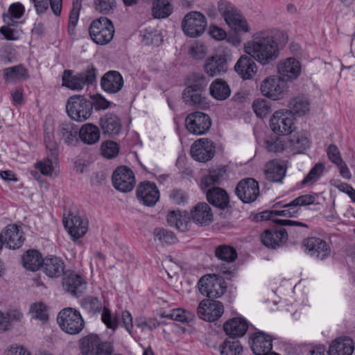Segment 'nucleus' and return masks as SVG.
Here are the masks:
<instances>
[{
    "instance_id": "nucleus-1",
    "label": "nucleus",
    "mask_w": 355,
    "mask_h": 355,
    "mask_svg": "<svg viewBox=\"0 0 355 355\" xmlns=\"http://www.w3.org/2000/svg\"><path fill=\"white\" fill-rule=\"evenodd\" d=\"M226 174L225 166L211 168L209 170L208 174L205 175L200 182V188L206 192L208 202L212 205L220 209L227 207L230 198L227 193L222 188L214 187L215 184H220Z\"/></svg>"
},
{
    "instance_id": "nucleus-2",
    "label": "nucleus",
    "mask_w": 355,
    "mask_h": 355,
    "mask_svg": "<svg viewBox=\"0 0 355 355\" xmlns=\"http://www.w3.org/2000/svg\"><path fill=\"white\" fill-rule=\"evenodd\" d=\"M244 51L262 65L276 60L279 48L272 37L255 34L252 40L244 44Z\"/></svg>"
},
{
    "instance_id": "nucleus-3",
    "label": "nucleus",
    "mask_w": 355,
    "mask_h": 355,
    "mask_svg": "<svg viewBox=\"0 0 355 355\" xmlns=\"http://www.w3.org/2000/svg\"><path fill=\"white\" fill-rule=\"evenodd\" d=\"M97 71L93 65L74 74L71 69H65L62 75V86L71 90H82L85 85H92L96 80Z\"/></svg>"
},
{
    "instance_id": "nucleus-4",
    "label": "nucleus",
    "mask_w": 355,
    "mask_h": 355,
    "mask_svg": "<svg viewBox=\"0 0 355 355\" xmlns=\"http://www.w3.org/2000/svg\"><path fill=\"white\" fill-rule=\"evenodd\" d=\"M218 11L227 24L235 32L247 33L250 31V27L245 18L231 3L225 1H219Z\"/></svg>"
},
{
    "instance_id": "nucleus-5",
    "label": "nucleus",
    "mask_w": 355,
    "mask_h": 355,
    "mask_svg": "<svg viewBox=\"0 0 355 355\" xmlns=\"http://www.w3.org/2000/svg\"><path fill=\"white\" fill-rule=\"evenodd\" d=\"M89 33L91 39L95 43L104 45L112 40L114 34V28L110 19L101 17L91 23Z\"/></svg>"
},
{
    "instance_id": "nucleus-6",
    "label": "nucleus",
    "mask_w": 355,
    "mask_h": 355,
    "mask_svg": "<svg viewBox=\"0 0 355 355\" xmlns=\"http://www.w3.org/2000/svg\"><path fill=\"white\" fill-rule=\"evenodd\" d=\"M58 323L62 330L71 335L79 334L85 326L80 313L73 308L61 311L58 316Z\"/></svg>"
},
{
    "instance_id": "nucleus-7",
    "label": "nucleus",
    "mask_w": 355,
    "mask_h": 355,
    "mask_svg": "<svg viewBox=\"0 0 355 355\" xmlns=\"http://www.w3.org/2000/svg\"><path fill=\"white\" fill-rule=\"evenodd\" d=\"M66 110L71 119L84 121L92 115L91 101L81 95L72 96L67 100Z\"/></svg>"
},
{
    "instance_id": "nucleus-8",
    "label": "nucleus",
    "mask_w": 355,
    "mask_h": 355,
    "mask_svg": "<svg viewBox=\"0 0 355 355\" xmlns=\"http://www.w3.org/2000/svg\"><path fill=\"white\" fill-rule=\"evenodd\" d=\"M207 27V20L203 14L197 11L187 13L182 21V28L185 35L190 37L200 36Z\"/></svg>"
},
{
    "instance_id": "nucleus-9",
    "label": "nucleus",
    "mask_w": 355,
    "mask_h": 355,
    "mask_svg": "<svg viewBox=\"0 0 355 355\" xmlns=\"http://www.w3.org/2000/svg\"><path fill=\"white\" fill-rule=\"evenodd\" d=\"M295 118L288 110H279L270 120L271 130L278 135H288L295 129Z\"/></svg>"
},
{
    "instance_id": "nucleus-10",
    "label": "nucleus",
    "mask_w": 355,
    "mask_h": 355,
    "mask_svg": "<svg viewBox=\"0 0 355 355\" xmlns=\"http://www.w3.org/2000/svg\"><path fill=\"white\" fill-rule=\"evenodd\" d=\"M211 125L209 116L201 112H192L187 115L185 119L187 130L195 135H202L207 133Z\"/></svg>"
},
{
    "instance_id": "nucleus-11",
    "label": "nucleus",
    "mask_w": 355,
    "mask_h": 355,
    "mask_svg": "<svg viewBox=\"0 0 355 355\" xmlns=\"http://www.w3.org/2000/svg\"><path fill=\"white\" fill-rule=\"evenodd\" d=\"M315 196L311 194L302 195L291 202L282 206V210H272L270 211V216H283L286 217H295L300 212L301 207L312 205L315 201Z\"/></svg>"
},
{
    "instance_id": "nucleus-12",
    "label": "nucleus",
    "mask_w": 355,
    "mask_h": 355,
    "mask_svg": "<svg viewBox=\"0 0 355 355\" xmlns=\"http://www.w3.org/2000/svg\"><path fill=\"white\" fill-rule=\"evenodd\" d=\"M260 90L263 96L278 100L283 97L286 87L285 81L279 76H270L261 83Z\"/></svg>"
},
{
    "instance_id": "nucleus-13",
    "label": "nucleus",
    "mask_w": 355,
    "mask_h": 355,
    "mask_svg": "<svg viewBox=\"0 0 355 355\" xmlns=\"http://www.w3.org/2000/svg\"><path fill=\"white\" fill-rule=\"evenodd\" d=\"M114 187L123 193L132 191L135 185V178L132 171L127 166L117 167L112 174Z\"/></svg>"
},
{
    "instance_id": "nucleus-14",
    "label": "nucleus",
    "mask_w": 355,
    "mask_h": 355,
    "mask_svg": "<svg viewBox=\"0 0 355 355\" xmlns=\"http://www.w3.org/2000/svg\"><path fill=\"white\" fill-rule=\"evenodd\" d=\"M224 312L223 304L219 301L205 299L198 307L197 313L200 319L213 322L221 317Z\"/></svg>"
},
{
    "instance_id": "nucleus-15",
    "label": "nucleus",
    "mask_w": 355,
    "mask_h": 355,
    "mask_svg": "<svg viewBox=\"0 0 355 355\" xmlns=\"http://www.w3.org/2000/svg\"><path fill=\"white\" fill-rule=\"evenodd\" d=\"M235 193L244 203L254 202L259 196V184L252 178L242 180L238 183Z\"/></svg>"
},
{
    "instance_id": "nucleus-16",
    "label": "nucleus",
    "mask_w": 355,
    "mask_h": 355,
    "mask_svg": "<svg viewBox=\"0 0 355 355\" xmlns=\"http://www.w3.org/2000/svg\"><path fill=\"white\" fill-rule=\"evenodd\" d=\"M225 288L215 277L209 275L202 277L198 282V289L200 293L210 300L221 297L224 294Z\"/></svg>"
},
{
    "instance_id": "nucleus-17",
    "label": "nucleus",
    "mask_w": 355,
    "mask_h": 355,
    "mask_svg": "<svg viewBox=\"0 0 355 355\" xmlns=\"http://www.w3.org/2000/svg\"><path fill=\"white\" fill-rule=\"evenodd\" d=\"M301 71V64L295 58H287L278 62L277 73L284 81L291 82L296 80L300 76Z\"/></svg>"
},
{
    "instance_id": "nucleus-18",
    "label": "nucleus",
    "mask_w": 355,
    "mask_h": 355,
    "mask_svg": "<svg viewBox=\"0 0 355 355\" xmlns=\"http://www.w3.org/2000/svg\"><path fill=\"white\" fill-rule=\"evenodd\" d=\"M215 153L214 143L206 138L196 140L191 146V155L196 161L206 162L213 158Z\"/></svg>"
},
{
    "instance_id": "nucleus-19",
    "label": "nucleus",
    "mask_w": 355,
    "mask_h": 355,
    "mask_svg": "<svg viewBox=\"0 0 355 355\" xmlns=\"http://www.w3.org/2000/svg\"><path fill=\"white\" fill-rule=\"evenodd\" d=\"M137 197L144 205L154 206L159 198L156 184L148 181L141 182L137 189Z\"/></svg>"
},
{
    "instance_id": "nucleus-20",
    "label": "nucleus",
    "mask_w": 355,
    "mask_h": 355,
    "mask_svg": "<svg viewBox=\"0 0 355 355\" xmlns=\"http://www.w3.org/2000/svg\"><path fill=\"white\" fill-rule=\"evenodd\" d=\"M63 224L73 239L83 236L87 231V221L74 213L64 218Z\"/></svg>"
},
{
    "instance_id": "nucleus-21",
    "label": "nucleus",
    "mask_w": 355,
    "mask_h": 355,
    "mask_svg": "<svg viewBox=\"0 0 355 355\" xmlns=\"http://www.w3.org/2000/svg\"><path fill=\"white\" fill-rule=\"evenodd\" d=\"M287 239V232L283 227L266 230L261 236V243L267 248L271 249H277L282 247L286 243Z\"/></svg>"
},
{
    "instance_id": "nucleus-22",
    "label": "nucleus",
    "mask_w": 355,
    "mask_h": 355,
    "mask_svg": "<svg viewBox=\"0 0 355 355\" xmlns=\"http://www.w3.org/2000/svg\"><path fill=\"white\" fill-rule=\"evenodd\" d=\"M304 246L311 257L323 260L330 255L331 250L326 241L318 238L310 237L304 240Z\"/></svg>"
},
{
    "instance_id": "nucleus-23",
    "label": "nucleus",
    "mask_w": 355,
    "mask_h": 355,
    "mask_svg": "<svg viewBox=\"0 0 355 355\" xmlns=\"http://www.w3.org/2000/svg\"><path fill=\"white\" fill-rule=\"evenodd\" d=\"M190 218L196 225L207 226L214 220V215L210 206L206 202L197 203L190 211Z\"/></svg>"
},
{
    "instance_id": "nucleus-24",
    "label": "nucleus",
    "mask_w": 355,
    "mask_h": 355,
    "mask_svg": "<svg viewBox=\"0 0 355 355\" xmlns=\"http://www.w3.org/2000/svg\"><path fill=\"white\" fill-rule=\"evenodd\" d=\"M3 242L10 249L19 248L24 241V233L20 227L15 224L7 225L2 233Z\"/></svg>"
},
{
    "instance_id": "nucleus-25",
    "label": "nucleus",
    "mask_w": 355,
    "mask_h": 355,
    "mask_svg": "<svg viewBox=\"0 0 355 355\" xmlns=\"http://www.w3.org/2000/svg\"><path fill=\"white\" fill-rule=\"evenodd\" d=\"M63 260L54 255H49L43 259L41 269L49 277H59L64 270Z\"/></svg>"
},
{
    "instance_id": "nucleus-26",
    "label": "nucleus",
    "mask_w": 355,
    "mask_h": 355,
    "mask_svg": "<svg viewBox=\"0 0 355 355\" xmlns=\"http://www.w3.org/2000/svg\"><path fill=\"white\" fill-rule=\"evenodd\" d=\"M101 85L105 92L115 94L122 89L123 79L119 72L110 71L105 73L101 78Z\"/></svg>"
},
{
    "instance_id": "nucleus-27",
    "label": "nucleus",
    "mask_w": 355,
    "mask_h": 355,
    "mask_svg": "<svg viewBox=\"0 0 355 355\" xmlns=\"http://www.w3.org/2000/svg\"><path fill=\"white\" fill-rule=\"evenodd\" d=\"M251 349L256 355L268 354L272 347V338L262 331L254 334L251 338Z\"/></svg>"
},
{
    "instance_id": "nucleus-28",
    "label": "nucleus",
    "mask_w": 355,
    "mask_h": 355,
    "mask_svg": "<svg viewBox=\"0 0 355 355\" xmlns=\"http://www.w3.org/2000/svg\"><path fill=\"white\" fill-rule=\"evenodd\" d=\"M234 69L241 78L250 80L255 75L257 67L253 58L247 54L240 57L234 66Z\"/></svg>"
},
{
    "instance_id": "nucleus-29",
    "label": "nucleus",
    "mask_w": 355,
    "mask_h": 355,
    "mask_svg": "<svg viewBox=\"0 0 355 355\" xmlns=\"http://www.w3.org/2000/svg\"><path fill=\"white\" fill-rule=\"evenodd\" d=\"M64 289L74 296H79L86 288V282L83 278L76 273H69L63 277Z\"/></svg>"
},
{
    "instance_id": "nucleus-30",
    "label": "nucleus",
    "mask_w": 355,
    "mask_h": 355,
    "mask_svg": "<svg viewBox=\"0 0 355 355\" xmlns=\"http://www.w3.org/2000/svg\"><path fill=\"white\" fill-rule=\"evenodd\" d=\"M103 343L95 334H89L82 337L78 341L80 355H96Z\"/></svg>"
},
{
    "instance_id": "nucleus-31",
    "label": "nucleus",
    "mask_w": 355,
    "mask_h": 355,
    "mask_svg": "<svg viewBox=\"0 0 355 355\" xmlns=\"http://www.w3.org/2000/svg\"><path fill=\"white\" fill-rule=\"evenodd\" d=\"M100 126L104 135L110 137L118 135L121 130L119 118L113 113H106L100 119Z\"/></svg>"
},
{
    "instance_id": "nucleus-32",
    "label": "nucleus",
    "mask_w": 355,
    "mask_h": 355,
    "mask_svg": "<svg viewBox=\"0 0 355 355\" xmlns=\"http://www.w3.org/2000/svg\"><path fill=\"white\" fill-rule=\"evenodd\" d=\"M3 78L6 83H17L29 78L28 69L23 64H17L3 69Z\"/></svg>"
},
{
    "instance_id": "nucleus-33",
    "label": "nucleus",
    "mask_w": 355,
    "mask_h": 355,
    "mask_svg": "<svg viewBox=\"0 0 355 355\" xmlns=\"http://www.w3.org/2000/svg\"><path fill=\"white\" fill-rule=\"evenodd\" d=\"M354 349V343L349 337L338 338L331 343L329 355H352Z\"/></svg>"
},
{
    "instance_id": "nucleus-34",
    "label": "nucleus",
    "mask_w": 355,
    "mask_h": 355,
    "mask_svg": "<svg viewBox=\"0 0 355 355\" xmlns=\"http://www.w3.org/2000/svg\"><path fill=\"white\" fill-rule=\"evenodd\" d=\"M248 328V322L241 318H232L223 324L226 334L232 338L242 337L245 334Z\"/></svg>"
},
{
    "instance_id": "nucleus-35",
    "label": "nucleus",
    "mask_w": 355,
    "mask_h": 355,
    "mask_svg": "<svg viewBox=\"0 0 355 355\" xmlns=\"http://www.w3.org/2000/svg\"><path fill=\"white\" fill-rule=\"evenodd\" d=\"M204 67L210 76H219L227 71V61L224 55H215L207 59Z\"/></svg>"
},
{
    "instance_id": "nucleus-36",
    "label": "nucleus",
    "mask_w": 355,
    "mask_h": 355,
    "mask_svg": "<svg viewBox=\"0 0 355 355\" xmlns=\"http://www.w3.org/2000/svg\"><path fill=\"white\" fill-rule=\"evenodd\" d=\"M286 141L288 149L293 154L302 153L310 146L309 138L303 133H294Z\"/></svg>"
},
{
    "instance_id": "nucleus-37",
    "label": "nucleus",
    "mask_w": 355,
    "mask_h": 355,
    "mask_svg": "<svg viewBox=\"0 0 355 355\" xmlns=\"http://www.w3.org/2000/svg\"><path fill=\"white\" fill-rule=\"evenodd\" d=\"M43 259L36 250H28L21 257L23 266L28 270L36 271L42 268Z\"/></svg>"
},
{
    "instance_id": "nucleus-38",
    "label": "nucleus",
    "mask_w": 355,
    "mask_h": 355,
    "mask_svg": "<svg viewBox=\"0 0 355 355\" xmlns=\"http://www.w3.org/2000/svg\"><path fill=\"white\" fill-rule=\"evenodd\" d=\"M79 138L86 144L92 145L97 143L100 139L98 128L92 123H85L79 129Z\"/></svg>"
},
{
    "instance_id": "nucleus-39",
    "label": "nucleus",
    "mask_w": 355,
    "mask_h": 355,
    "mask_svg": "<svg viewBox=\"0 0 355 355\" xmlns=\"http://www.w3.org/2000/svg\"><path fill=\"white\" fill-rule=\"evenodd\" d=\"M265 174L267 180L271 182H281L285 176L286 169L277 160H272L265 166Z\"/></svg>"
},
{
    "instance_id": "nucleus-40",
    "label": "nucleus",
    "mask_w": 355,
    "mask_h": 355,
    "mask_svg": "<svg viewBox=\"0 0 355 355\" xmlns=\"http://www.w3.org/2000/svg\"><path fill=\"white\" fill-rule=\"evenodd\" d=\"M310 101L305 96H297L291 99L289 112L293 115L304 116L310 111Z\"/></svg>"
},
{
    "instance_id": "nucleus-41",
    "label": "nucleus",
    "mask_w": 355,
    "mask_h": 355,
    "mask_svg": "<svg viewBox=\"0 0 355 355\" xmlns=\"http://www.w3.org/2000/svg\"><path fill=\"white\" fill-rule=\"evenodd\" d=\"M201 92L185 88L182 94L184 102L189 105L205 108L208 105V103L206 98L202 96Z\"/></svg>"
},
{
    "instance_id": "nucleus-42",
    "label": "nucleus",
    "mask_w": 355,
    "mask_h": 355,
    "mask_svg": "<svg viewBox=\"0 0 355 355\" xmlns=\"http://www.w3.org/2000/svg\"><path fill=\"white\" fill-rule=\"evenodd\" d=\"M60 134L62 139L68 145H72L78 141V135L79 129L74 123H64L59 127Z\"/></svg>"
},
{
    "instance_id": "nucleus-43",
    "label": "nucleus",
    "mask_w": 355,
    "mask_h": 355,
    "mask_svg": "<svg viewBox=\"0 0 355 355\" xmlns=\"http://www.w3.org/2000/svg\"><path fill=\"white\" fill-rule=\"evenodd\" d=\"M23 313L17 309L10 310L7 313L0 311V330H8L13 322H20Z\"/></svg>"
},
{
    "instance_id": "nucleus-44",
    "label": "nucleus",
    "mask_w": 355,
    "mask_h": 355,
    "mask_svg": "<svg viewBox=\"0 0 355 355\" xmlns=\"http://www.w3.org/2000/svg\"><path fill=\"white\" fill-rule=\"evenodd\" d=\"M211 95L219 101L225 100L231 93L229 85L221 80H216L209 87Z\"/></svg>"
},
{
    "instance_id": "nucleus-45",
    "label": "nucleus",
    "mask_w": 355,
    "mask_h": 355,
    "mask_svg": "<svg viewBox=\"0 0 355 355\" xmlns=\"http://www.w3.org/2000/svg\"><path fill=\"white\" fill-rule=\"evenodd\" d=\"M24 7L21 3H14L8 8V13L3 15V19L8 26H15V22L13 19H18L22 17L24 13Z\"/></svg>"
},
{
    "instance_id": "nucleus-46",
    "label": "nucleus",
    "mask_w": 355,
    "mask_h": 355,
    "mask_svg": "<svg viewBox=\"0 0 355 355\" xmlns=\"http://www.w3.org/2000/svg\"><path fill=\"white\" fill-rule=\"evenodd\" d=\"M167 223L171 226L184 232L187 229L188 218L182 215L180 211H171L167 216Z\"/></svg>"
},
{
    "instance_id": "nucleus-47",
    "label": "nucleus",
    "mask_w": 355,
    "mask_h": 355,
    "mask_svg": "<svg viewBox=\"0 0 355 355\" xmlns=\"http://www.w3.org/2000/svg\"><path fill=\"white\" fill-rule=\"evenodd\" d=\"M172 6L166 0H157L153 3L154 18H166L172 13Z\"/></svg>"
},
{
    "instance_id": "nucleus-48",
    "label": "nucleus",
    "mask_w": 355,
    "mask_h": 355,
    "mask_svg": "<svg viewBox=\"0 0 355 355\" xmlns=\"http://www.w3.org/2000/svg\"><path fill=\"white\" fill-rule=\"evenodd\" d=\"M215 255L218 259L228 263L233 262L237 258V252L235 248L227 245H221L216 247Z\"/></svg>"
},
{
    "instance_id": "nucleus-49",
    "label": "nucleus",
    "mask_w": 355,
    "mask_h": 355,
    "mask_svg": "<svg viewBox=\"0 0 355 355\" xmlns=\"http://www.w3.org/2000/svg\"><path fill=\"white\" fill-rule=\"evenodd\" d=\"M266 148L269 152L280 153L285 149H288L286 139L277 137L271 136L266 139L265 141Z\"/></svg>"
},
{
    "instance_id": "nucleus-50",
    "label": "nucleus",
    "mask_w": 355,
    "mask_h": 355,
    "mask_svg": "<svg viewBox=\"0 0 355 355\" xmlns=\"http://www.w3.org/2000/svg\"><path fill=\"white\" fill-rule=\"evenodd\" d=\"M220 355H240L243 347L238 340H225L219 347Z\"/></svg>"
},
{
    "instance_id": "nucleus-51",
    "label": "nucleus",
    "mask_w": 355,
    "mask_h": 355,
    "mask_svg": "<svg viewBox=\"0 0 355 355\" xmlns=\"http://www.w3.org/2000/svg\"><path fill=\"white\" fill-rule=\"evenodd\" d=\"M162 317L170 318L180 322H189L193 321L195 315L189 311L182 309H176L172 310L171 313L167 315L162 314Z\"/></svg>"
},
{
    "instance_id": "nucleus-52",
    "label": "nucleus",
    "mask_w": 355,
    "mask_h": 355,
    "mask_svg": "<svg viewBox=\"0 0 355 355\" xmlns=\"http://www.w3.org/2000/svg\"><path fill=\"white\" fill-rule=\"evenodd\" d=\"M153 236L155 240H158L163 245H173L178 241L173 232L163 228H155L153 232Z\"/></svg>"
},
{
    "instance_id": "nucleus-53",
    "label": "nucleus",
    "mask_w": 355,
    "mask_h": 355,
    "mask_svg": "<svg viewBox=\"0 0 355 355\" xmlns=\"http://www.w3.org/2000/svg\"><path fill=\"white\" fill-rule=\"evenodd\" d=\"M81 306L84 310L91 315L99 313L102 310V304L96 297H85L81 301Z\"/></svg>"
},
{
    "instance_id": "nucleus-54",
    "label": "nucleus",
    "mask_w": 355,
    "mask_h": 355,
    "mask_svg": "<svg viewBox=\"0 0 355 355\" xmlns=\"http://www.w3.org/2000/svg\"><path fill=\"white\" fill-rule=\"evenodd\" d=\"M208 80L200 73H193L188 78V86L186 88H191L193 90L202 91L207 86Z\"/></svg>"
},
{
    "instance_id": "nucleus-55",
    "label": "nucleus",
    "mask_w": 355,
    "mask_h": 355,
    "mask_svg": "<svg viewBox=\"0 0 355 355\" xmlns=\"http://www.w3.org/2000/svg\"><path fill=\"white\" fill-rule=\"evenodd\" d=\"M252 108L258 117L263 118L271 112L270 102L264 98H257L253 101Z\"/></svg>"
},
{
    "instance_id": "nucleus-56",
    "label": "nucleus",
    "mask_w": 355,
    "mask_h": 355,
    "mask_svg": "<svg viewBox=\"0 0 355 355\" xmlns=\"http://www.w3.org/2000/svg\"><path fill=\"white\" fill-rule=\"evenodd\" d=\"M30 313L32 318L37 319L42 322H46L49 319L46 306L42 302L31 304Z\"/></svg>"
},
{
    "instance_id": "nucleus-57",
    "label": "nucleus",
    "mask_w": 355,
    "mask_h": 355,
    "mask_svg": "<svg viewBox=\"0 0 355 355\" xmlns=\"http://www.w3.org/2000/svg\"><path fill=\"white\" fill-rule=\"evenodd\" d=\"M55 164H56V161L47 156L46 158L36 162L35 164V167L42 175L46 176H51L54 170Z\"/></svg>"
},
{
    "instance_id": "nucleus-58",
    "label": "nucleus",
    "mask_w": 355,
    "mask_h": 355,
    "mask_svg": "<svg viewBox=\"0 0 355 355\" xmlns=\"http://www.w3.org/2000/svg\"><path fill=\"white\" fill-rule=\"evenodd\" d=\"M142 41L146 45L159 46L162 42L161 35L153 28L146 29L142 35Z\"/></svg>"
},
{
    "instance_id": "nucleus-59",
    "label": "nucleus",
    "mask_w": 355,
    "mask_h": 355,
    "mask_svg": "<svg viewBox=\"0 0 355 355\" xmlns=\"http://www.w3.org/2000/svg\"><path fill=\"white\" fill-rule=\"evenodd\" d=\"M102 155L108 159L116 157L119 151V145L112 141H107L101 145Z\"/></svg>"
},
{
    "instance_id": "nucleus-60",
    "label": "nucleus",
    "mask_w": 355,
    "mask_h": 355,
    "mask_svg": "<svg viewBox=\"0 0 355 355\" xmlns=\"http://www.w3.org/2000/svg\"><path fill=\"white\" fill-rule=\"evenodd\" d=\"M101 320L106 325V327L112 330H115L119 324L118 317L112 315L111 311L106 308H104L101 314Z\"/></svg>"
},
{
    "instance_id": "nucleus-61",
    "label": "nucleus",
    "mask_w": 355,
    "mask_h": 355,
    "mask_svg": "<svg viewBox=\"0 0 355 355\" xmlns=\"http://www.w3.org/2000/svg\"><path fill=\"white\" fill-rule=\"evenodd\" d=\"M323 171L324 166L320 163L316 164L302 180V184L305 185L315 182L320 178Z\"/></svg>"
},
{
    "instance_id": "nucleus-62",
    "label": "nucleus",
    "mask_w": 355,
    "mask_h": 355,
    "mask_svg": "<svg viewBox=\"0 0 355 355\" xmlns=\"http://www.w3.org/2000/svg\"><path fill=\"white\" fill-rule=\"evenodd\" d=\"M135 324L141 331H152L159 325V322L155 318H138L135 320Z\"/></svg>"
},
{
    "instance_id": "nucleus-63",
    "label": "nucleus",
    "mask_w": 355,
    "mask_h": 355,
    "mask_svg": "<svg viewBox=\"0 0 355 355\" xmlns=\"http://www.w3.org/2000/svg\"><path fill=\"white\" fill-rule=\"evenodd\" d=\"M116 3L115 0H94V8L96 10L107 14L110 11L116 8Z\"/></svg>"
},
{
    "instance_id": "nucleus-64",
    "label": "nucleus",
    "mask_w": 355,
    "mask_h": 355,
    "mask_svg": "<svg viewBox=\"0 0 355 355\" xmlns=\"http://www.w3.org/2000/svg\"><path fill=\"white\" fill-rule=\"evenodd\" d=\"M170 199L177 205H184L189 199L188 194L180 189H173L169 195Z\"/></svg>"
}]
</instances>
